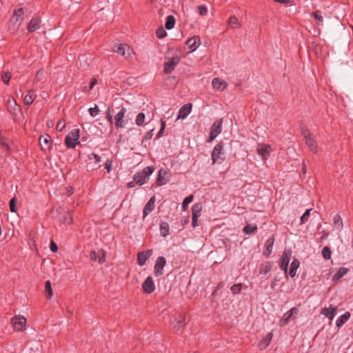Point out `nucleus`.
<instances>
[{
    "label": "nucleus",
    "instance_id": "72a5a7b5",
    "mask_svg": "<svg viewBox=\"0 0 353 353\" xmlns=\"http://www.w3.org/2000/svg\"><path fill=\"white\" fill-rule=\"evenodd\" d=\"M334 228L339 230L341 231L343 227L342 218L339 215H336L334 217Z\"/></svg>",
    "mask_w": 353,
    "mask_h": 353
},
{
    "label": "nucleus",
    "instance_id": "7ed1b4c3",
    "mask_svg": "<svg viewBox=\"0 0 353 353\" xmlns=\"http://www.w3.org/2000/svg\"><path fill=\"white\" fill-rule=\"evenodd\" d=\"M23 8H19L14 10L10 21L9 29L12 31L18 30L21 25V17L23 14Z\"/></svg>",
    "mask_w": 353,
    "mask_h": 353
},
{
    "label": "nucleus",
    "instance_id": "a211bd4d",
    "mask_svg": "<svg viewBox=\"0 0 353 353\" xmlns=\"http://www.w3.org/2000/svg\"><path fill=\"white\" fill-rule=\"evenodd\" d=\"M90 260L103 263L105 260V252L103 250H99L97 252L92 251L90 254Z\"/></svg>",
    "mask_w": 353,
    "mask_h": 353
},
{
    "label": "nucleus",
    "instance_id": "412c9836",
    "mask_svg": "<svg viewBox=\"0 0 353 353\" xmlns=\"http://www.w3.org/2000/svg\"><path fill=\"white\" fill-rule=\"evenodd\" d=\"M212 85L213 89L217 91H223L227 88V83L219 78L212 79Z\"/></svg>",
    "mask_w": 353,
    "mask_h": 353
},
{
    "label": "nucleus",
    "instance_id": "5701e85b",
    "mask_svg": "<svg viewBox=\"0 0 353 353\" xmlns=\"http://www.w3.org/2000/svg\"><path fill=\"white\" fill-rule=\"evenodd\" d=\"M192 110V104L191 103H187L183 105L181 109L179 110V115L176 118V120L178 119H185L188 114L191 112Z\"/></svg>",
    "mask_w": 353,
    "mask_h": 353
},
{
    "label": "nucleus",
    "instance_id": "c03bdc74",
    "mask_svg": "<svg viewBox=\"0 0 353 353\" xmlns=\"http://www.w3.org/2000/svg\"><path fill=\"white\" fill-rule=\"evenodd\" d=\"M322 255L325 259H330L331 258V250L330 249L325 246L323 248Z\"/></svg>",
    "mask_w": 353,
    "mask_h": 353
},
{
    "label": "nucleus",
    "instance_id": "bb28decb",
    "mask_svg": "<svg viewBox=\"0 0 353 353\" xmlns=\"http://www.w3.org/2000/svg\"><path fill=\"white\" fill-rule=\"evenodd\" d=\"M300 262L298 259H294L291 264H290V268L289 271V274L291 277H294L296 275V270L299 267Z\"/></svg>",
    "mask_w": 353,
    "mask_h": 353
},
{
    "label": "nucleus",
    "instance_id": "ddd939ff",
    "mask_svg": "<svg viewBox=\"0 0 353 353\" xmlns=\"http://www.w3.org/2000/svg\"><path fill=\"white\" fill-rule=\"evenodd\" d=\"M166 263L165 258L163 256H159L156 261L154 265V272L157 276H161L163 274V268Z\"/></svg>",
    "mask_w": 353,
    "mask_h": 353
},
{
    "label": "nucleus",
    "instance_id": "6e6552de",
    "mask_svg": "<svg viewBox=\"0 0 353 353\" xmlns=\"http://www.w3.org/2000/svg\"><path fill=\"white\" fill-rule=\"evenodd\" d=\"M126 109L122 107L119 112L114 116V124L117 128H123L125 126L128 121L125 119Z\"/></svg>",
    "mask_w": 353,
    "mask_h": 353
},
{
    "label": "nucleus",
    "instance_id": "cd10ccee",
    "mask_svg": "<svg viewBox=\"0 0 353 353\" xmlns=\"http://www.w3.org/2000/svg\"><path fill=\"white\" fill-rule=\"evenodd\" d=\"M228 26L230 28L235 29L241 27V24L238 19L234 16H231L228 21Z\"/></svg>",
    "mask_w": 353,
    "mask_h": 353
},
{
    "label": "nucleus",
    "instance_id": "c85d7f7f",
    "mask_svg": "<svg viewBox=\"0 0 353 353\" xmlns=\"http://www.w3.org/2000/svg\"><path fill=\"white\" fill-rule=\"evenodd\" d=\"M274 244V239L273 238H269L265 243V250L264 251V254L266 256H268L272 250V247Z\"/></svg>",
    "mask_w": 353,
    "mask_h": 353
},
{
    "label": "nucleus",
    "instance_id": "6e6d98bb",
    "mask_svg": "<svg viewBox=\"0 0 353 353\" xmlns=\"http://www.w3.org/2000/svg\"><path fill=\"white\" fill-rule=\"evenodd\" d=\"M161 128L157 135V138H160L163 135V131L165 129V121H161Z\"/></svg>",
    "mask_w": 353,
    "mask_h": 353
},
{
    "label": "nucleus",
    "instance_id": "393cba45",
    "mask_svg": "<svg viewBox=\"0 0 353 353\" xmlns=\"http://www.w3.org/2000/svg\"><path fill=\"white\" fill-rule=\"evenodd\" d=\"M154 206L155 196H152L143 209V218L148 216L154 209Z\"/></svg>",
    "mask_w": 353,
    "mask_h": 353
},
{
    "label": "nucleus",
    "instance_id": "e2e57ef3",
    "mask_svg": "<svg viewBox=\"0 0 353 353\" xmlns=\"http://www.w3.org/2000/svg\"><path fill=\"white\" fill-rule=\"evenodd\" d=\"M106 118L109 122L112 123L113 119H112V116L110 112V110H108V111L107 112Z\"/></svg>",
    "mask_w": 353,
    "mask_h": 353
},
{
    "label": "nucleus",
    "instance_id": "0eeeda50",
    "mask_svg": "<svg viewBox=\"0 0 353 353\" xmlns=\"http://www.w3.org/2000/svg\"><path fill=\"white\" fill-rule=\"evenodd\" d=\"M212 163H214L216 161L221 163L224 159V152L222 143H219L213 149L212 153Z\"/></svg>",
    "mask_w": 353,
    "mask_h": 353
},
{
    "label": "nucleus",
    "instance_id": "6ab92c4d",
    "mask_svg": "<svg viewBox=\"0 0 353 353\" xmlns=\"http://www.w3.org/2000/svg\"><path fill=\"white\" fill-rule=\"evenodd\" d=\"M185 43L190 49V52H194L201 44L200 37L194 36L188 39Z\"/></svg>",
    "mask_w": 353,
    "mask_h": 353
},
{
    "label": "nucleus",
    "instance_id": "1a4fd4ad",
    "mask_svg": "<svg viewBox=\"0 0 353 353\" xmlns=\"http://www.w3.org/2000/svg\"><path fill=\"white\" fill-rule=\"evenodd\" d=\"M11 323L16 331H21L26 327V319L23 316H15L11 319Z\"/></svg>",
    "mask_w": 353,
    "mask_h": 353
},
{
    "label": "nucleus",
    "instance_id": "58836bf2",
    "mask_svg": "<svg viewBox=\"0 0 353 353\" xmlns=\"http://www.w3.org/2000/svg\"><path fill=\"white\" fill-rule=\"evenodd\" d=\"M160 232L163 236H166L169 233V225L167 223L163 222L160 225Z\"/></svg>",
    "mask_w": 353,
    "mask_h": 353
},
{
    "label": "nucleus",
    "instance_id": "39448f33",
    "mask_svg": "<svg viewBox=\"0 0 353 353\" xmlns=\"http://www.w3.org/2000/svg\"><path fill=\"white\" fill-rule=\"evenodd\" d=\"M112 50L114 52L121 54L125 58H130L133 54L132 49L127 44L114 45Z\"/></svg>",
    "mask_w": 353,
    "mask_h": 353
},
{
    "label": "nucleus",
    "instance_id": "13d9d810",
    "mask_svg": "<svg viewBox=\"0 0 353 353\" xmlns=\"http://www.w3.org/2000/svg\"><path fill=\"white\" fill-rule=\"evenodd\" d=\"M270 270V266L269 265H266L264 268H261L260 270L261 274H267Z\"/></svg>",
    "mask_w": 353,
    "mask_h": 353
},
{
    "label": "nucleus",
    "instance_id": "f257e3e1",
    "mask_svg": "<svg viewBox=\"0 0 353 353\" xmlns=\"http://www.w3.org/2000/svg\"><path fill=\"white\" fill-rule=\"evenodd\" d=\"M154 170L155 168L153 166H148L144 168L141 172L134 174V178L135 183L138 185H142L146 183L150 179V176L154 172Z\"/></svg>",
    "mask_w": 353,
    "mask_h": 353
},
{
    "label": "nucleus",
    "instance_id": "c9c22d12",
    "mask_svg": "<svg viewBox=\"0 0 353 353\" xmlns=\"http://www.w3.org/2000/svg\"><path fill=\"white\" fill-rule=\"evenodd\" d=\"M313 17L316 20V23L317 26H321L323 23V15L322 12L319 10L314 12L312 13Z\"/></svg>",
    "mask_w": 353,
    "mask_h": 353
},
{
    "label": "nucleus",
    "instance_id": "2eb2a0df",
    "mask_svg": "<svg viewBox=\"0 0 353 353\" xmlns=\"http://www.w3.org/2000/svg\"><path fill=\"white\" fill-rule=\"evenodd\" d=\"M292 255V252L290 250H286L285 251L281 258V262H280V268L281 270H283L285 272H287L288 264L290 261Z\"/></svg>",
    "mask_w": 353,
    "mask_h": 353
},
{
    "label": "nucleus",
    "instance_id": "423d86ee",
    "mask_svg": "<svg viewBox=\"0 0 353 353\" xmlns=\"http://www.w3.org/2000/svg\"><path fill=\"white\" fill-rule=\"evenodd\" d=\"M272 149L271 146L268 144L265 143H259L256 147L257 154L261 157L263 161L267 160L271 152Z\"/></svg>",
    "mask_w": 353,
    "mask_h": 353
},
{
    "label": "nucleus",
    "instance_id": "338daca9",
    "mask_svg": "<svg viewBox=\"0 0 353 353\" xmlns=\"http://www.w3.org/2000/svg\"><path fill=\"white\" fill-rule=\"evenodd\" d=\"M136 185H137V184L135 183V180H134V181H131V182H130V183H128V186L129 188H133V187H134Z\"/></svg>",
    "mask_w": 353,
    "mask_h": 353
},
{
    "label": "nucleus",
    "instance_id": "37998d69",
    "mask_svg": "<svg viewBox=\"0 0 353 353\" xmlns=\"http://www.w3.org/2000/svg\"><path fill=\"white\" fill-rule=\"evenodd\" d=\"M193 200V195H190L189 196H187L184 199L183 203H182V208L183 210H186L188 208V205L189 203H190Z\"/></svg>",
    "mask_w": 353,
    "mask_h": 353
},
{
    "label": "nucleus",
    "instance_id": "9d476101",
    "mask_svg": "<svg viewBox=\"0 0 353 353\" xmlns=\"http://www.w3.org/2000/svg\"><path fill=\"white\" fill-rule=\"evenodd\" d=\"M222 119L215 121L210 129V137L208 139L209 142H212L221 132L222 130Z\"/></svg>",
    "mask_w": 353,
    "mask_h": 353
},
{
    "label": "nucleus",
    "instance_id": "a878e982",
    "mask_svg": "<svg viewBox=\"0 0 353 353\" xmlns=\"http://www.w3.org/2000/svg\"><path fill=\"white\" fill-rule=\"evenodd\" d=\"M336 307H325L321 313L332 321L336 314Z\"/></svg>",
    "mask_w": 353,
    "mask_h": 353
},
{
    "label": "nucleus",
    "instance_id": "3c124183",
    "mask_svg": "<svg viewBox=\"0 0 353 353\" xmlns=\"http://www.w3.org/2000/svg\"><path fill=\"white\" fill-rule=\"evenodd\" d=\"M199 13L201 16H205L208 13V8L204 6H199L197 7Z\"/></svg>",
    "mask_w": 353,
    "mask_h": 353
},
{
    "label": "nucleus",
    "instance_id": "de8ad7c7",
    "mask_svg": "<svg viewBox=\"0 0 353 353\" xmlns=\"http://www.w3.org/2000/svg\"><path fill=\"white\" fill-rule=\"evenodd\" d=\"M156 34L158 38L162 39L166 36L167 32L163 28H160L157 30Z\"/></svg>",
    "mask_w": 353,
    "mask_h": 353
},
{
    "label": "nucleus",
    "instance_id": "bf43d9fd",
    "mask_svg": "<svg viewBox=\"0 0 353 353\" xmlns=\"http://www.w3.org/2000/svg\"><path fill=\"white\" fill-rule=\"evenodd\" d=\"M50 250L53 252H56L58 250V247L53 241H52L50 243Z\"/></svg>",
    "mask_w": 353,
    "mask_h": 353
},
{
    "label": "nucleus",
    "instance_id": "4d7b16f0",
    "mask_svg": "<svg viewBox=\"0 0 353 353\" xmlns=\"http://www.w3.org/2000/svg\"><path fill=\"white\" fill-rule=\"evenodd\" d=\"M0 144L5 147L7 150L10 149V146L7 141L0 136Z\"/></svg>",
    "mask_w": 353,
    "mask_h": 353
},
{
    "label": "nucleus",
    "instance_id": "e433bc0d",
    "mask_svg": "<svg viewBox=\"0 0 353 353\" xmlns=\"http://www.w3.org/2000/svg\"><path fill=\"white\" fill-rule=\"evenodd\" d=\"M39 22L36 19H32L28 24V29L29 32H33L39 28Z\"/></svg>",
    "mask_w": 353,
    "mask_h": 353
},
{
    "label": "nucleus",
    "instance_id": "4468645a",
    "mask_svg": "<svg viewBox=\"0 0 353 353\" xmlns=\"http://www.w3.org/2000/svg\"><path fill=\"white\" fill-rule=\"evenodd\" d=\"M170 174L166 170L161 169L159 171L157 183L159 186L166 184L170 180Z\"/></svg>",
    "mask_w": 353,
    "mask_h": 353
},
{
    "label": "nucleus",
    "instance_id": "603ef678",
    "mask_svg": "<svg viewBox=\"0 0 353 353\" xmlns=\"http://www.w3.org/2000/svg\"><path fill=\"white\" fill-rule=\"evenodd\" d=\"M65 128V122L64 120H60L59 121L58 123L57 124V130L58 131H62Z\"/></svg>",
    "mask_w": 353,
    "mask_h": 353
},
{
    "label": "nucleus",
    "instance_id": "dca6fc26",
    "mask_svg": "<svg viewBox=\"0 0 353 353\" xmlns=\"http://www.w3.org/2000/svg\"><path fill=\"white\" fill-rule=\"evenodd\" d=\"M179 57H175L169 59L164 64V72L166 74L171 73L179 62Z\"/></svg>",
    "mask_w": 353,
    "mask_h": 353
},
{
    "label": "nucleus",
    "instance_id": "f03ea898",
    "mask_svg": "<svg viewBox=\"0 0 353 353\" xmlns=\"http://www.w3.org/2000/svg\"><path fill=\"white\" fill-rule=\"evenodd\" d=\"M79 139V129H73L66 135L65 144L68 148H74L77 145L80 143Z\"/></svg>",
    "mask_w": 353,
    "mask_h": 353
},
{
    "label": "nucleus",
    "instance_id": "7c9ffc66",
    "mask_svg": "<svg viewBox=\"0 0 353 353\" xmlns=\"http://www.w3.org/2000/svg\"><path fill=\"white\" fill-rule=\"evenodd\" d=\"M184 321H185V316L181 314L179 315V316L175 318L174 321L173 322L174 329L179 330V328L183 325Z\"/></svg>",
    "mask_w": 353,
    "mask_h": 353
},
{
    "label": "nucleus",
    "instance_id": "20e7f679",
    "mask_svg": "<svg viewBox=\"0 0 353 353\" xmlns=\"http://www.w3.org/2000/svg\"><path fill=\"white\" fill-rule=\"evenodd\" d=\"M302 135L303 136L305 141V144L308 146L310 150L314 152H317V145L310 131L305 128H303L301 130Z\"/></svg>",
    "mask_w": 353,
    "mask_h": 353
},
{
    "label": "nucleus",
    "instance_id": "79ce46f5",
    "mask_svg": "<svg viewBox=\"0 0 353 353\" xmlns=\"http://www.w3.org/2000/svg\"><path fill=\"white\" fill-rule=\"evenodd\" d=\"M257 229V227L256 225H246L244 229H243V231L246 233V234H252V233H254Z\"/></svg>",
    "mask_w": 353,
    "mask_h": 353
},
{
    "label": "nucleus",
    "instance_id": "f3484780",
    "mask_svg": "<svg viewBox=\"0 0 353 353\" xmlns=\"http://www.w3.org/2000/svg\"><path fill=\"white\" fill-rule=\"evenodd\" d=\"M39 144L41 150L43 151H49L52 148L51 138L49 135L46 134L41 136L39 138Z\"/></svg>",
    "mask_w": 353,
    "mask_h": 353
},
{
    "label": "nucleus",
    "instance_id": "09e8293b",
    "mask_svg": "<svg viewBox=\"0 0 353 353\" xmlns=\"http://www.w3.org/2000/svg\"><path fill=\"white\" fill-rule=\"evenodd\" d=\"M89 112H90V114L92 116V117H96L99 112V108L97 107V105H95L94 108H89L88 110Z\"/></svg>",
    "mask_w": 353,
    "mask_h": 353
},
{
    "label": "nucleus",
    "instance_id": "0e129e2a",
    "mask_svg": "<svg viewBox=\"0 0 353 353\" xmlns=\"http://www.w3.org/2000/svg\"><path fill=\"white\" fill-rule=\"evenodd\" d=\"M8 103H9L10 106H12V105H17V103H16L15 100L13 98L10 99L8 100Z\"/></svg>",
    "mask_w": 353,
    "mask_h": 353
},
{
    "label": "nucleus",
    "instance_id": "ea45409f",
    "mask_svg": "<svg viewBox=\"0 0 353 353\" xmlns=\"http://www.w3.org/2000/svg\"><path fill=\"white\" fill-rule=\"evenodd\" d=\"M145 114L143 112H140L137 114V116L136 117L135 123L139 126L142 125L145 122Z\"/></svg>",
    "mask_w": 353,
    "mask_h": 353
},
{
    "label": "nucleus",
    "instance_id": "052dcab7",
    "mask_svg": "<svg viewBox=\"0 0 353 353\" xmlns=\"http://www.w3.org/2000/svg\"><path fill=\"white\" fill-rule=\"evenodd\" d=\"M112 166V161L110 160H107L105 163V168L107 170L108 172H110Z\"/></svg>",
    "mask_w": 353,
    "mask_h": 353
},
{
    "label": "nucleus",
    "instance_id": "2f4dec72",
    "mask_svg": "<svg viewBox=\"0 0 353 353\" xmlns=\"http://www.w3.org/2000/svg\"><path fill=\"white\" fill-rule=\"evenodd\" d=\"M35 98L36 94H34V91H29L23 99L24 103L27 105H30V104L32 103Z\"/></svg>",
    "mask_w": 353,
    "mask_h": 353
},
{
    "label": "nucleus",
    "instance_id": "9b49d317",
    "mask_svg": "<svg viewBox=\"0 0 353 353\" xmlns=\"http://www.w3.org/2000/svg\"><path fill=\"white\" fill-rule=\"evenodd\" d=\"M298 313V310L296 307L292 308L290 310L287 312L283 316L282 319L280 321V325L281 326L286 325L288 324L292 320L296 319V316Z\"/></svg>",
    "mask_w": 353,
    "mask_h": 353
},
{
    "label": "nucleus",
    "instance_id": "c756f323",
    "mask_svg": "<svg viewBox=\"0 0 353 353\" xmlns=\"http://www.w3.org/2000/svg\"><path fill=\"white\" fill-rule=\"evenodd\" d=\"M349 271V269L347 268H340L338 271L336 272V274L333 276L332 280L333 281H337L342 278L344 275H345L347 272Z\"/></svg>",
    "mask_w": 353,
    "mask_h": 353
},
{
    "label": "nucleus",
    "instance_id": "a18cd8bd",
    "mask_svg": "<svg viewBox=\"0 0 353 353\" xmlns=\"http://www.w3.org/2000/svg\"><path fill=\"white\" fill-rule=\"evenodd\" d=\"M311 210H312V209H307L305 212V213L302 215V216L301 217V224H303L308 221Z\"/></svg>",
    "mask_w": 353,
    "mask_h": 353
},
{
    "label": "nucleus",
    "instance_id": "5fc2aeb1",
    "mask_svg": "<svg viewBox=\"0 0 353 353\" xmlns=\"http://www.w3.org/2000/svg\"><path fill=\"white\" fill-rule=\"evenodd\" d=\"M61 221L63 223L70 225L72 223V219L70 215H67L63 218V219H61Z\"/></svg>",
    "mask_w": 353,
    "mask_h": 353
},
{
    "label": "nucleus",
    "instance_id": "864d4df0",
    "mask_svg": "<svg viewBox=\"0 0 353 353\" xmlns=\"http://www.w3.org/2000/svg\"><path fill=\"white\" fill-rule=\"evenodd\" d=\"M11 77V74L8 72H4L2 76H1V79H2V81L6 83H8Z\"/></svg>",
    "mask_w": 353,
    "mask_h": 353
},
{
    "label": "nucleus",
    "instance_id": "8fccbe9b",
    "mask_svg": "<svg viewBox=\"0 0 353 353\" xmlns=\"http://www.w3.org/2000/svg\"><path fill=\"white\" fill-rule=\"evenodd\" d=\"M241 290V284H234L231 287V291L233 294H238Z\"/></svg>",
    "mask_w": 353,
    "mask_h": 353
},
{
    "label": "nucleus",
    "instance_id": "a19ab883",
    "mask_svg": "<svg viewBox=\"0 0 353 353\" xmlns=\"http://www.w3.org/2000/svg\"><path fill=\"white\" fill-rule=\"evenodd\" d=\"M45 290L48 299H50L52 295V289L50 281H47L45 283Z\"/></svg>",
    "mask_w": 353,
    "mask_h": 353
},
{
    "label": "nucleus",
    "instance_id": "4c0bfd02",
    "mask_svg": "<svg viewBox=\"0 0 353 353\" xmlns=\"http://www.w3.org/2000/svg\"><path fill=\"white\" fill-rule=\"evenodd\" d=\"M175 24V19L173 16L170 15L167 17L166 22H165V28L168 30H170L174 28Z\"/></svg>",
    "mask_w": 353,
    "mask_h": 353
},
{
    "label": "nucleus",
    "instance_id": "b1692460",
    "mask_svg": "<svg viewBox=\"0 0 353 353\" xmlns=\"http://www.w3.org/2000/svg\"><path fill=\"white\" fill-rule=\"evenodd\" d=\"M100 157L95 154H90L88 159V165L92 169H95L96 166L100 163Z\"/></svg>",
    "mask_w": 353,
    "mask_h": 353
},
{
    "label": "nucleus",
    "instance_id": "aec40b11",
    "mask_svg": "<svg viewBox=\"0 0 353 353\" xmlns=\"http://www.w3.org/2000/svg\"><path fill=\"white\" fill-rule=\"evenodd\" d=\"M152 254V250H148L144 252H141L137 254V263L139 265H143L146 261L150 257Z\"/></svg>",
    "mask_w": 353,
    "mask_h": 353
},
{
    "label": "nucleus",
    "instance_id": "473e14b6",
    "mask_svg": "<svg viewBox=\"0 0 353 353\" xmlns=\"http://www.w3.org/2000/svg\"><path fill=\"white\" fill-rule=\"evenodd\" d=\"M273 336V334L272 332L268 333L266 336L261 341L260 343V348L261 349H265L266 348L268 345L270 344L272 338Z\"/></svg>",
    "mask_w": 353,
    "mask_h": 353
},
{
    "label": "nucleus",
    "instance_id": "f704fd0d",
    "mask_svg": "<svg viewBox=\"0 0 353 353\" xmlns=\"http://www.w3.org/2000/svg\"><path fill=\"white\" fill-rule=\"evenodd\" d=\"M350 313L347 312L345 314H343L341 317L336 321V326L338 327H340L342 326L350 318Z\"/></svg>",
    "mask_w": 353,
    "mask_h": 353
},
{
    "label": "nucleus",
    "instance_id": "4be33fe9",
    "mask_svg": "<svg viewBox=\"0 0 353 353\" xmlns=\"http://www.w3.org/2000/svg\"><path fill=\"white\" fill-rule=\"evenodd\" d=\"M142 288L145 293H152L155 288L152 278L148 276L142 284Z\"/></svg>",
    "mask_w": 353,
    "mask_h": 353
},
{
    "label": "nucleus",
    "instance_id": "f8f14e48",
    "mask_svg": "<svg viewBox=\"0 0 353 353\" xmlns=\"http://www.w3.org/2000/svg\"><path fill=\"white\" fill-rule=\"evenodd\" d=\"M202 204L201 203H196L192 207V225L194 228H196L197 226V219L200 216V213L202 210Z\"/></svg>",
    "mask_w": 353,
    "mask_h": 353
},
{
    "label": "nucleus",
    "instance_id": "680f3d73",
    "mask_svg": "<svg viewBox=\"0 0 353 353\" xmlns=\"http://www.w3.org/2000/svg\"><path fill=\"white\" fill-rule=\"evenodd\" d=\"M154 128L151 129L144 137V139H150L152 137V132Z\"/></svg>",
    "mask_w": 353,
    "mask_h": 353
},
{
    "label": "nucleus",
    "instance_id": "69168bd1",
    "mask_svg": "<svg viewBox=\"0 0 353 353\" xmlns=\"http://www.w3.org/2000/svg\"><path fill=\"white\" fill-rule=\"evenodd\" d=\"M97 84V79H93L90 82V89H92V88Z\"/></svg>",
    "mask_w": 353,
    "mask_h": 353
},
{
    "label": "nucleus",
    "instance_id": "774afa93",
    "mask_svg": "<svg viewBox=\"0 0 353 353\" xmlns=\"http://www.w3.org/2000/svg\"><path fill=\"white\" fill-rule=\"evenodd\" d=\"M276 2L281 3H287L290 2V0H274Z\"/></svg>",
    "mask_w": 353,
    "mask_h": 353
},
{
    "label": "nucleus",
    "instance_id": "49530a36",
    "mask_svg": "<svg viewBox=\"0 0 353 353\" xmlns=\"http://www.w3.org/2000/svg\"><path fill=\"white\" fill-rule=\"evenodd\" d=\"M17 198L16 197H13L10 201V211L12 212H16V203H17Z\"/></svg>",
    "mask_w": 353,
    "mask_h": 353
}]
</instances>
